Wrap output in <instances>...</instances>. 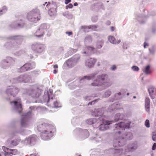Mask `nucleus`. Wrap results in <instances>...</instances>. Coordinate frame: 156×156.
I'll use <instances>...</instances> for the list:
<instances>
[{
  "label": "nucleus",
  "mask_w": 156,
  "mask_h": 156,
  "mask_svg": "<svg viewBox=\"0 0 156 156\" xmlns=\"http://www.w3.org/2000/svg\"><path fill=\"white\" fill-rule=\"evenodd\" d=\"M109 41L112 43L113 44H119L121 41L120 40H119L117 42L115 38L112 36H109L108 37Z\"/></svg>",
  "instance_id": "12"
},
{
  "label": "nucleus",
  "mask_w": 156,
  "mask_h": 156,
  "mask_svg": "<svg viewBox=\"0 0 156 156\" xmlns=\"http://www.w3.org/2000/svg\"><path fill=\"white\" fill-rule=\"evenodd\" d=\"M47 2H45V4H44V5L45 4H47Z\"/></svg>",
  "instance_id": "54"
},
{
  "label": "nucleus",
  "mask_w": 156,
  "mask_h": 156,
  "mask_svg": "<svg viewBox=\"0 0 156 156\" xmlns=\"http://www.w3.org/2000/svg\"><path fill=\"white\" fill-rule=\"evenodd\" d=\"M149 46L148 44L146 42H145L144 43V48H146L147 46Z\"/></svg>",
  "instance_id": "37"
},
{
  "label": "nucleus",
  "mask_w": 156,
  "mask_h": 156,
  "mask_svg": "<svg viewBox=\"0 0 156 156\" xmlns=\"http://www.w3.org/2000/svg\"><path fill=\"white\" fill-rule=\"evenodd\" d=\"M112 84L110 81L108 75L106 74H102L98 76L96 80L94 81L91 85L93 86H98L104 85L106 87H108Z\"/></svg>",
  "instance_id": "3"
},
{
  "label": "nucleus",
  "mask_w": 156,
  "mask_h": 156,
  "mask_svg": "<svg viewBox=\"0 0 156 156\" xmlns=\"http://www.w3.org/2000/svg\"><path fill=\"white\" fill-rule=\"evenodd\" d=\"M96 101H97V100H95V102H96Z\"/></svg>",
  "instance_id": "58"
},
{
  "label": "nucleus",
  "mask_w": 156,
  "mask_h": 156,
  "mask_svg": "<svg viewBox=\"0 0 156 156\" xmlns=\"http://www.w3.org/2000/svg\"><path fill=\"white\" fill-rule=\"evenodd\" d=\"M28 20L30 22L36 23L41 19V16L38 9H36L29 12L27 16Z\"/></svg>",
  "instance_id": "4"
},
{
  "label": "nucleus",
  "mask_w": 156,
  "mask_h": 156,
  "mask_svg": "<svg viewBox=\"0 0 156 156\" xmlns=\"http://www.w3.org/2000/svg\"><path fill=\"white\" fill-rule=\"evenodd\" d=\"M30 156H36L34 154H31L30 155Z\"/></svg>",
  "instance_id": "51"
},
{
  "label": "nucleus",
  "mask_w": 156,
  "mask_h": 156,
  "mask_svg": "<svg viewBox=\"0 0 156 156\" xmlns=\"http://www.w3.org/2000/svg\"><path fill=\"white\" fill-rule=\"evenodd\" d=\"M145 106L146 111L149 113L150 112V99L148 97H146L145 98Z\"/></svg>",
  "instance_id": "11"
},
{
  "label": "nucleus",
  "mask_w": 156,
  "mask_h": 156,
  "mask_svg": "<svg viewBox=\"0 0 156 156\" xmlns=\"http://www.w3.org/2000/svg\"><path fill=\"white\" fill-rule=\"evenodd\" d=\"M50 3L48 2V4L47 5V6L48 5H50Z\"/></svg>",
  "instance_id": "53"
},
{
  "label": "nucleus",
  "mask_w": 156,
  "mask_h": 156,
  "mask_svg": "<svg viewBox=\"0 0 156 156\" xmlns=\"http://www.w3.org/2000/svg\"><path fill=\"white\" fill-rule=\"evenodd\" d=\"M94 101H92L91 102H90L89 103V104H90L91 105H92V104L93 103H94Z\"/></svg>",
  "instance_id": "49"
},
{
  "label": "nucleus",
  "mask_w": 156,
  "mask_h": 156,
  "mask_svg": "<svg viewBox=\"0 0 156 156\" xmlns=\"http://www.w3.org/2000/svg\"><path fill=\"white\" fill-rule=\"evenodd\" d=\"M45 126V124H39L37 126V129L39 131H41L42 129H44Z\"/></svg>",
  "instance_id": "20"
},
{
  "label": "nucleus",
  "mask_w": 156,
  "mask_h": 156,
  "mask_svg": "<svg viewBox=\"0 0 156 156\" xmlns=\"http://www.w3.org/2000/svg\"><path fill=\"white\" fill-rule=\"evenodd\" d=\"M57 73V70L56 69H54L53 70V73L54 74H56Z\"/></svg>",
  "instance_id": "45"
},
{
  "label": "nucleus",
  "mask_w": 156,
  "mask_h": 156,
  "mask_svg": "<svg viewBox=\"0 0 156 156\" xmlns=\"http://www.w3.org/2000/svg\"><path fill=\"white\" fill-rule=\"evenodd\" d=\"M152 138L153 141H156V133L155 132L152 133Z\"/></svg>",
  "instance_id": "26"
},
{
  "label": "nucleus",
  "mask_w": 156,
  "mask_h": 156,
  "mask_svg": "<svg viewBox=\"0 0 156 156\" xmlns=\"http://www.w3.org/2000/svg\"><path fill=\"white\" fill-rule=\"evenodd\" d=\"M137 148L136 145L133 144L128 146L127 148L125 149L126 152H129L132 151L136 149Z\"/></svg>",
  "instance_id": "13"
},
{
  "label": "nucleus",
  "mask_w": 156,
  "mask_h": 156,
  "mask_svg": "<svg viewBox=\"0 0 156 156\" xmlns=\"http://www.w3.org/2000/svg\"><path fill=\"white\" fill-rule=\"evenodd\" d=\"M111 92L110 91H108L105 93L106 97H108L111 94Z\"/></svg>",
  "instance_id": "33"
},
{
  "label": "nucleus",
  "mask_w": 156,
  "mask_h": 156,
  "mask_svg": "<svg viewBox=\"0 0 156 156\" xmlns=\"http://www.w3.org/2000/svg\"><path fill=\"white\" fill-rule=\"evenodd\" d=\"M74 5L75 6H76L78 5V4L76 2H75L74 3Z\"/></svg>",
  "instance_id": "47"
},
{
  "label": "nucleus",
  "mask_w": 156,
  "mask_h": 156,
  "mask_svg": "<svg viewBox=\"0 0 156 156\" xmlns=\"http://www.w3.org/2000/svg\"><path fill=\"white\" fill-rule=\"evenodd\" d=\"M118 94L119 95H121V93L120 92H119V93H118Z\"/></svg>",
  "instance_id": "52"
},
{
  "label": "nucleus",
  "mask_w": 156,
  "mask_h": 156,
  "mask_svg": "<svg viewBox=\"0 0 156 156\" xmlns=\"http://www.w3.org/2000/svg\"><path fill=\"white\" fill-rule=\"evenodd\" d=\"M53 68L55 69H57L58 68V66L57 65H55L54 66Z\"/></svg>",
  "instance_id": "44"
},
{
  "label": "nucleus",
  "mask_w": 156,
  "mask_h": 156,
  "mask_svg": "<svg viewBox=\"0 0 156 156\" xmlns=\"http://www.w3.org/2000/svg\"><path fill=\"white\" fill-rule=\"evenodd\" d=\"M96 61V60L94 58H90L86 60L85 64L89 67H91L93 66Z\"/></svg>",
  "instance_id": "9"
},
{
  "label": "nucleus",
  "mask_w": 156,
  "mask_h": 156,
  "mask_svg": "<svg viewBox=\"0 0 156 156\" xmlns=\"http://www.w3.org/2000/svg\"><path fill=\"white\" fill-rule=\"evenodd\" d=\"M122 150H117V151L116 153L119 154H120L119 155H121L122 152Z\"/></svg>",
  "instance_id": "36"
},
{
  "label": "nucleus",
  "mask_w": 156,
  "mask_h": 156,
  "mask_svg": "<svg viewBox=\"0 0 156 156\" xmlns=\"http://www.w3.org/2000/svg\"><path fill=\"white\" fill-rule=\"evenodd\" d=\"M54 130V127L51 126H48L46 129L43 132H41V136H43L44 134L47 135L48 136H51L52 135V133Z\"/></svg>",
  "instance_id": "6"
},
{
  "label": "nucleus",
  "mask_w": 156,
  "mask_h": 156,
  "mask_svg": "<svg viewBox=\"0 0 156 156\" xmlns=\"http://www.w3.org/2000/svg\"><path fill=\"white\" fill-rule=\"evenodd\" d=\"M82 28H83L84 29H85L87 28L90 29V28L89 27H87L86 26H82Z\"/></svg>",
  "instance_id": "42"
},
{
  "label": "nucleus",
  "mask_w": 156,
  "mask_h": 156,
  "mask_svg": "<svg viewBox=\"0 0 156 156\" xmlns=\"http://www.w3.org/2000/svg\"><path fill=\"white\" fill-rule=\"evenodd\" d=\"M143 72L146 74H150L151 71L150 69V66L148 65L146 66L143 70Z\"/></svg>",
  "instance_id": "16"
},
{
  "label": "nucleus",
  "mask_w": 156,
  "mask_h": 156,
  "mask_svg": "<svg viewBox=\"0 0 156 156\" xmlns=\"http://www.w3.org/2000/svg\"><path fill=\"white\" fill-rule=\"evenodd\" d=\"M31 48L36 53H41L45 49L44 46L43 44L38 43L32 44L31 46Z\"/></svg>",
  "instance_id": "5"
},
{
  "label": "nucleus",
  "mask_w": 156,
  "mask_h": 156,
  "mask_svg": "<svg viewBox=\"0 0 156 156\" xmlns=\"http://www.w3.org/2000/svg\"><path fill=\"white\" fill-rule=\"evenodd\" d=\"M71 1V0H65V3L66 4H67L70 2Z\"/></svg>",
  "instance_id": "40"
},
{
  "label": "nucleus",
  "mask_w": 156,
  "mask_h": 156,
  "mask_svg": "<svg viewBox=\"0 0 156 156\" xmlns=\"http://www.w3.org/2000/svg\"><path fill=\"white\" fill-rule=\"evenodd\" d=\"M37 139V136L35 135H33L31 136L29 138V139L30 141V143H33L35 142Z\"/></svg>",
  "instance_id": "17"
},
{
  "label": "nucleus",
  "mask_w": 156,
  "mask_h": 156,
  "mask_svg": "<svg viewBox=\"0 0 156 156\" xmlns=\"http://www.w3.org/2000/svg\"><path fill=\"white\" fill-rule=\"evenodd\" d=\"M4 156H12L9 152L6 151L5 152L4 154Z\"/></svg>",
  "instance_id": "31"
},
{
  "label": "nucleus",
  "mask_w": 156,
  "mask_h": 156,
  "mask_svg": "<svg viewBox=\"0 0 156 156\" xmlns=\"http://www.w3.org/2000/svg\"><path fill=\"white\" fill-rule=\"evenodd\" d=\"M121 115L120 113H117L115 115L114 117V120L115 122L121 119L122 118H121Z\"/></svg>",
  "instance_id": "18"
},
{
  "label": "nucleus",
  "mask_w": 156,
  "mask_h": 156,
  "mask_svg": "<svg viewBox=\"0 0 156 156\" xmlns=\"http://www.w3.org/2000/svg\"><path fill=\"white\" fill-rule=\"evenodd\" d=\"M73 7V5L71 4H69V5L66 6V7H68L69 8H72Z\"/></svg>",
  "instance_id": "39"
},
{
  "label": "nucleus",
  "mask_w": 156,
  "mask_h": 156,
  "mask_svg": "<svg viewBox=\"0 0 156 156\" xmlns=\"http://www.w3.org/2000/svg\"><path fill=\"white\" fill-rule=\"evenodd\" d=\"M2 149L4 152H8L11 155H16L18 154V151L16 149H10L5 147H2Z\"/></svg>",
  "instance_id": "10"
},
{
  "label": "nucleus",
  "mask_w": 156,
  "mask_h": 156,
  "mask_svg": "<svg viewBox=\"0 0 156 156\" xmlns=\"http://www.w3.org/2000/svg\"><path fill=\"white\" fill-rule=\"evenodd\" d=\"M24 24L23 23L22 24H18V26H23L24 25Z\"/></svg>",
  "instance_id": "48"
},
{
  "label": "nucleus",
  "mask_w": 156,
  "mask_h": 156,
  "mask_svg": "<svg viewBox=\"0 0 156 156\" xmlns=\"http://www.w3.org/2000/svg\"><path fill=\"white\" fill-rule=\"evenodd\" d=\"M21 125L22 127L26 126V121L25 119H24L23 117H22V119L21 121Z\"/></svg>",
  "instance_id": "22"
},
{
  "label": "nucleus",
  "mask_w": 156,
  "mask_h": 156,
  "mask_svg": "<svg viewBox=\"0 0 156 156\" xmlns=\"http://www.w3.org/2000/svg\"><path fill=\"white\" fill-rule=\"evenodd\" d=\"M6 10H7V9H6V7L4 6L3 8V9L0 11V14H2V12L3 11L4 12H5Z\"/></svg>",
  "instance_id": "32"
},
{
  "label": "nucleus",
  "mask_w": 156,
  "mask_h": 156,
  "mask_svg": "<svg viewBox=\"0 0 156 156\" xmlns=\"http://www.w3.org/2000/svg\"><path fill=\"white\" fill-rule=\"evenodd\" d=\"M66 34H68L69 36L72 35L73 34V33L72 32H66Z\"/></svg>",
  "instance_id": "41"
},
{
  "label": "nucleus",
  "mask_w": 156,
  "mask_h": 156,
  "mask_svg": "<svg viewBox=\"0 0 156 156\" xmlns=\"http://www.w3.org/2000/svg\"><path fill=\"white\" fill-rule=\"evenodd\" d=\"M44 26L41 25L38 28L35 33V36L37 37H40L43 36L44 34Z\"/></svg>",
  "instance_id": "7"
},
{
  "label": "nucleus",
  "mask_w": 156,
  "mask_h": 156,
  "mask_svg": "<svg viewBox=\"0 0 156 156\" xmlns=\"http://www.w3.org/2000/svg\"><path fill=\"white\" fill-rule=\"evenodd\" d=\"M116 68V67L115 65L112 66L111 68V69L112 70H114Z\"/></svg>",
  "instance_id": "38"
},
{
  "label": "nucleus",
  "mask_w": 156,
  "mask_h": 156,
  "mask_svg": "<svg viewBox=\"0 0 156 156\" xmlns=\"http://www.w3.org/2000/svg\"><path fill=\"white\" fill-rule=\"evenodd\" d=\"M69 61H67V64H68V63H69Z\"/></svg>",
  "instance_id": "56"
},
{
  "label": "nucleus",
  "mask_w": 156,
  "mask_h": 156,
  "mask_svg": "<svg viewBox=\"0 0 156 156\" xmlns=\"http://www.w3.org/2000/svg\"><path fill=\"white\" fill-rule=\"evenodd\" d=\"M48 14L50 16H52L54 15L55 13L52 12L51 10L50 9L48 11Z\"/></svg>",
  "instance_id": "29"
},
{
  "label": "nucleus",
  "mask_w": 156,
  "mask_h": 156,
  "mask_svg": "<svg viewBox=\"0 0 156 156\" xmlns=\"http://www.w3.org/2000/svg\"><path fill=\"white\" fill-rule=\"evenodd\" d=\"M94 75H92L90 76H85L83 77V79H86L88 80H92L94 79Z\"/></svg>",
  "instance_id": "21"
},
{
  "label": "nucleus",
  "mask_w": 156,
  "mask_h": 156,
  "mask_svg": "<svg viewBox=\"0 0 156 156\" xmlns=\"http://www.w3.org/2000/svg\"><path fill=\"white\" fill-rule=\"evenodd\" d=\"M101 110L100 109L95 110L92 112V115L95 116H99L98 119L102 121V124H101L99 127V129L100 130L104 131L109 128V125L112 123L113 121H107L105 120L106 117L105 116L102 115V114L101 112Z\"/></svg>",
  "instance_id": "2"
},
{
  "label": "nucleus",
  "mask_w": 156,
  "mask_h": 156,
  "mask_svg": "<svg viewBox=\"0 0 156 156\" xmlns=\"http://www.w3.org/2000/svg\"><path fill=\"white\" fill-rule=\"evenodd\" d=\"M50 101V100L49 99L48 101V102L49 101Z\"/></svg>",
  "instance_id": "57"
},
{
  "label": "nucleus",
  "mask_w": 156,
  "mask_h": 156,
  "mask_svg": "<svg viewBox=\"0 0 156 156\" xmlns=\"http://www.w3.org/2000/svg\"><path fill=\"white\" fill-rule=\"evenodd\" d=\"M133 98H136V96H134V97H133Z\"/></svg>",
  "instance_id": "55"
},
{
  "label": "nucleus",
  "mask_w": 156,
  "mask_h": 156,
  "mask_svg": "<svg viewBox=\"0 0 156 156\" xmlns=\"http://www.w3.org/2000/svg\"><path fill=\"white\" fill-rule=\"evenodd\" d=\"M127 136H129V138L127 137V138L129 139H131L133 137L132 134L130 133H129L127 135Z\"/></svg>",
  "instance_id": "34"
},
{
  "label": "nucleus",
  "mask_w": 156,
  "mask_h": 156,
  "mask_svg": "<svg viewBox=\"0 0 156 156\" xmlns=\"http://www.w3.org/2000/svg\"><path fill=\"white\" fill-rule=\"evenodd\" d=\"M148 91L151 98L152 99H154L155 98L154 94V88L152 87H150L148 89Z\"/></svg>",
  "instance_id": "15"
},
{
  "label": "nucleus",
  "mask_w": 156,
  "mask_h": 156,
  "mask_svg": "<svg viewBox=\"0 0 156 156\" xmlns=\"http://www.w3.org/2000/svg\"><path fill=\"white\" fill-rule=\"evenodd\" d=\"M58 103L57 101H55L53 103L54 107L55 108H57L59 107Z\"/></svg>",
  "instance_id": "30"
},
{
  "label": "nucleus",
  "mask_w": 156,
  "mask_h": 156,
  "mask_svg": "<svg viewBox=\"0 0 156 156\" xmlns=\"http://www.w3.org/2000/svg\"><path fill=\"white\" fill-rule=\"evenodd\" d=\"M132 69L134 71H138L139 69L137 66H133L132 67Z\"/></svg>",
  "instance_id": "27"
},
{
  "label": "nucleus",
  "mask_w": 156,
  "mask_h": 156,
  "mask_svg": "<svg viewBox=\"0 0 156 156\" xmlns=\"http://www.w3.org/2000/svg\"><path fill=\"white\" fill-rule=\"evenodd\" d=\"M33 67L30 63H26L19 69V72L22 73L31 69Z\"/></svg>",
  "instance_id": "8"
},
{
  "label": "nucleus",
  "mask_w": 156,
  "mask_h": 156,
  "mask_svg": "<svg viewBox=\"0 0 156 156\" xmlns=\"http://www.w3.org/2000/svg\"><path fill=\"white\" fill-rule=\"evenodd\" d=\"M110 28L112 31H114L115 30V27H111Z\"/></svg>",
  "instance_id": "43"
},
{
  "label": "nucleus",
  "mask_w": 156,
  "mask_h": 156,
  "mask_svg": "<svg viewBox=\"0 0 156 156\" xmlns=\"http://www.w3.org/2000/svg\"><path fill=\"white\" fill-rule=\"evenodd\" d=\"M86 49L88 51H93L94 48L92 47L89 46L86 47Z\"/></svg>",
  "instance_id": "24"
},
{
  "label": "nucleus",
  "mask_w": 156,
  "mask_h": 156,
  "mask_svg": "<svg viewBox=\"0 0 156 156\" xmlns=\"http://www.w3.org/2000/svg\"><path fill=\"white\" fill-rule=\"evenodd\" d=\"M96 121L95 119H88L86 121L87 123L89 125H91L94 123V122Z\"/></svg>",
  "instance_id": "19"
},
{
  "label": "nucleus",
  "mask_w": 156,
  "mask_h": 156,
  "mask_svg": "<svg viewBox=\"0 0 156 156\" xmlns=\"http://www.w3.org/2000/svg\"><path fill=\"white\" fill-rule=\"evenodd\" d=\"M0 156H4V153L3 152H0Z\"/></svg>",
  "instance_id": "46"
},
{
  "label": "nucleus",
  "mask_w": 156,
  "mask_h": 156,
  "mask_svg": "<svg viewBox=\"0 0 156 156\" xmlns=\"http://www.w3.org/2000/svg\"><path fill=\"white\" fill-rule=\"evenodd\" d=\"M131 123L130 121H126L115 124V130H118V131L115 132V139L113 140V143L114 147H119L122 146L120 141L121 138L119 135L120 134L121 130H124L125 128H129Z\"/></svg>",
  "instance_id": "1"
},
{
  "label": "nucleus",
  "mask_w": 156,
  "mask_h": 156,
  "mask_svg": "<svg viewBox=\"0 0 156 156\" xmlns=\"http://www.w3.org/2000/svg\"><path fill=\"white\" fill-rule=\"evenodd\" d=\"M156 149V143H155L153 144V145L152 148V149L153 150H154Z\"/></svg>",
  "instance_id": "35"
},
{
  "label": "nucleus",
  "mask_w": 156,
  "mask_h": 156,
  "mask_svg": "<svg viewBox=\"0 0 156 156\" xmlns=\"http://www.w3.org/2000/svg\"><path fill=\"white\" fill-rule=\"evenodd\" d=\"M13 89H11L10 88H8L7 89L6 91V92L7 93H10L11 94H12V92L13 91Z\"/></svg>",
  "instance_id": "28"
},
{
  "label": "nucleus",
  "mask_w": 156,
  "mask_h": 156,
  "mask_svg": "<svg viewBox=\"0 0 156 156\" xmlns=\"http://www.w3.org/2000/svg\"><path fill=\"white\" fill-rule=\"evenodd\" d=\"M9 147H12L13 146H16L17 144V142L16 141H12L11 142H9Z\"/></svg>",
  "instance_id": "23"
},
{
  "label": "nucleus",
  "mask_w": 156,
  "mask_h": 156,
  "mask_svg": "<svg viewBox=\"0 0 156 156\" xmlns=\"http://www.w3.org/2000/svg\"><path fill=\"white\" fill-rule=\"evenodd\" d=\"M145 125L147 128L150 127L149 121L148 119H147L145 122Z\"/></svg>",
  "instance_id": "25"
},
{
  "label": "nucleus",
  "mask_w": 156,
  "mask_h": 156,
  "mask_svg": "<svg viewBox=\"0 0 156 156\" xmlns=\"http://www.w3.org/2000/svg\"><path fill=\"white\" fill-rule=\"evenodd\" d=\"M101 47H102V46H101V45H100L99 46H98V47H97V48H101Z\"/></svg>",
  "instance_id": "50"
},
{
  "label": "nucleus",
  "mask_w": 156,
  "mask_h": 156,
  "mask_svg": "<svg viewBox=\"0 0 156 156\" xmlns=\"http://www.w3.org/2000/svg\"><path fill=\"white\" fill-rule=\"evenodd\" d=\"M14 105L17 107L18 109H19V112L20 113L22 110V107L21 102L19 103L17 101H14L13 102Z\"/></svg>",
  "instance_id": "14"
}]
</instances>
